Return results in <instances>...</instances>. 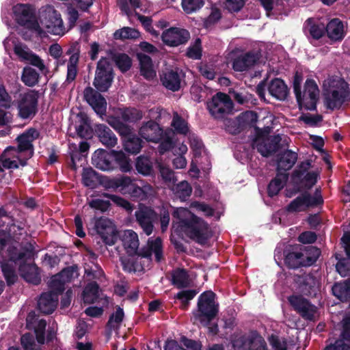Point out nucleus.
<instances>
[{"instance_id": "f257e3e1", "label": "nucleus", "mask_w": 350, "mask_h": 350, "mask_svg": "<svg viewBox=\"0 0 350 350\" xmlns=\"http://www.w3.org/2000/svg\"><path fill=\"white\" fill-rule=\"evenodd\" d=\"M39 133L30 129L17 137L18 147H8L0 156V172L5 169H17L27 165V161L33 154L32 142L38 137Z\"/></svg>"}, {"instance_id": "f03ea898", "label": "nucleus", "mask_w": 350, "mask_h": 350, "mask_svg": "<svg viewBox=\"0 0 350 350\" xmlns=\"http://www.w3.org/2000/svg\"><path fill=\"white\" fill-rule=\"evenodd\" d=\"M26 253L16 247L8 250V260L0 256V265L3 275L8 285L13 284L17 280L15 268L19 266L21 275L28 282L38 284L40 281L38 267L33 265L25 264Z\"/></svg>"}, {"instance_id": "7ed1b4c3", "label": "nucleus", "mask_w": 350, "mask_h": 350, "mask_svg": "<svg viewBox=\"0 0 350 350\" xmlns=\"http://www.w3.org/2000/svg\"><path fill=\"white\" fill-rule=\"evenodd\" d=\"M174 217L176 220L173 228L176 232L183 233L200 244H204L211 237L208 224L187 208H176Z\"/></svg>"}, {"instance_id": "20e7f679", "label": "nucleus", "mask_w": 350, "mask_h": 350, "mask_svg": "<svg viewBox=\"0 0 350 350\" xmlns=\"http://www.w3.org/2000/svg\"><path fill=\"white\" fill-rule=\"evenodd\" d=\"M349 95L348 84L342 79H329L324 83V104L330 109L340 107Z\"/></svg>"}, {"instance_id": "39448f33", "label": "nucleus", "mask_w": 350, "mask_h": 350, "mask_svg": "<svg viewBox=\"0 0 350 350\" xmlns=\"http://www.w3.org/2000/svg\"><path fill=\"white\" fill-rule=\"evenodd\" d=\"M38 23L42 28V34L47 32L54 36H63L68 31L61 14L51 5L42 9Z\"/></svg>"}, {"instance_id": "423d86ee", "label": "nucleus", "mask_w": 350, "mask_h": 350, "mask_svg": "<svg viewBox=\"0 0 350 350\" xmlns=\"http://www.w3.org/2000/svg\"><path fill=\"white\" fill-rule=\"evenodd\" d=\"M215 295L212 291L203 293L198 298V310L193 312V323L206 326L218 312V304L215 300Z\"/></svg>"}, {"instance_id": "0eeeda50", "label": "nucleus", "mask_w": 350, "mask_h": 350, "mask_svg": "<svg viewBox=\"0 0 350 350\" xmlns=\"http://www.w3.org/2000/svg\"><path fill=\"white\" fill-rule=\"evenodd\" d=\"M230 343V350H268L265 340L256 331L234 333Z\"/></svg>"}, {"instance_id": "6e6552de", "label": "nucleus", "mask_w": 350, "mask_h": 350, "mask_svg": "<svg viewBox=\"0 0 350 350\" xmlns=\"http://www.w3.org/2000/svg\"><path fill=\"white\" fill-rule=\"evenodd\" d=\"M14 17L21 26L42 36V31L36 19L33 10L27 4H17L13 8Z\"/></svg>"}, {"instance_id": "1a4fd4ad", "label": "nucleus", "mask_w": 350, "mask_h": 350, "mask_svg": "<svg viewBox=\"0 0 350 350\" xmlns=\"http://www.w3.org/2000/svg\"><path fill=\"white\" fill-rule=\"evenodd\" d=\"M319 255V251L314 247L299 248V251L289 252L286 256L285 262L291 268L299 266H310L314 262Z\"/></svg>"}, {"instance_id": "9d476101", "label": "nucleus", "mask_w": 350, "mask_h": 350, "mask_svg": "<svg viewBox=\"0 0 350 350\" xmlns=\"http://www.w3.org/2000/svg\"><path fill=\"white\" fill-rule=\"evenodd\" d=\"M295 96L301 109L314 110L319 99V90L313 80H307L304 92H301V91L297 93Z\"/></svg>"}, {"instance_id": "9b49d317", "label": "nucleus", "mask_w": 350, "mask_h": 350, "mask_svg": "<svg viewBox=\"0 0 350 350\" xmlns=\"http://www.w3.org/2000/svg\"><path fill=\"white\" fill-rule=\"evenodd\" d=\"M118 239H120L122 244L130 255L136 254L139 245L137 234L132 230L118 231L111 224V245L115 243Z\"/></svg>"}, {"instance_id": "f8f14e48", "label": "nucleus", "mask_w": 350, "mask_h": 350, "mask_svg": "<svg viewBox=\"0 0 350 350\" xmlns=\"http://www.w3.org/2000/svg\"><path fill=\"white\" fill-rule=\"evenodd\" d=\"M323 202L321 192L317 190L314 196L308 193L299 195L288 204L286 209L291 213L306 211L310 208L322 204Z\"/></svg>"}, {"instance_id": "ddd939ff", "label": "nucleus", "mask_w": 350, "mask_h": 350, "mask_svg": "<svg viewBox=\"0 0 350 350\" xmlns=\"http://www.w3.org/2000/svg\"><path fill=\"white\" fill-rule=\"evenodd\" d=\"M207 107L213 116L220 118L232 111L233 103L227 94L219 92L207 103Z\"/></svg>"}, {"instance_id": "4468645a", "label": "nucleus", "mask_w": 350, "mask_h": 350, "mask_svg": "<svg viewBox=\"0 0 350 350\" xmlns=\"http://www.w3.org/2000/svg\"><path fill=\"white\" fill-rule=\"evenodd\" d=\"M111 188H114L124 194H129L139 200H146L141 187L135 185L129 177L121 176L111 180Z\"/></svg>"}, {"instance_id": "2eb2a0df", "label": "nucleus", "mask_w": 350, "mask_h": 350, "mask_svg": "<svg viewBox=\"0 0 350 350\" xmlns=\"http://www.w3.org/2000/svg\"><path fill=\"white\" fill-rule=\"evenodd\" d=\"M288 300L291 306L303 318L308 320L314 319L319 315L317 308L311 304L306 299L301 295H293Z\"/></svg>"}, {"instance_id": "dca6fc26", "label": "nucleus", "mask_w": 350, "mask_h": 350, "mask_svg": "<svg viewBox=\"0 0 350 350\" xmlns=\"http://www.w3.org/2000/svg\"><path fill=\"white\" fill-rule=\"evenodd\" d=\"M83 99L92 107L94 111L102 118L106 116L107 101L105 98L92 87H87L83 93Z\"/></svg>"}, {"instance_id": "f3484780", "label": "nucleus", "mask_w": 350, "mask_h": 350, "mask_svg": "<svg viewBox=\"0 0 350 350\" xmlns=\"http://www.w3.org/2000/svg\"><path fill=\"white\" fill-rule=\"evenodd\" d=\"M99 92H107L109 88V59L101 58L97 64L96 75L93 83Z\"/></svg>"}, {"instance_id": "a211bd4d", "label": "nucleus", "mask_w": 350, "mask_h": 350, "mask_svg": "<svg viewBox=\"0 0 350 350\" xmlns=\"http://www.w3.org/2000/svg\"><path fill=\"white\" fill-rule=\"evenodd\" d=\"M37 98L34 93L27 92L21 95L18 101V115L23 119L32 118L36 112Z\"/></svg>"}, {"instance_id": "6ab92c4d", "label": "nucleus", "mask_w": 350, "mask_h": 350, "mask_svg": "<svg viewBox=\"0 0 350 350\" xmlns=\"http://www.w3.org/2000/svg\"><path fill=\"white\" fill-rule=\"evenodd\" d=\"M310 165L308 161L302 163L293 174V180L295 183L300 181L301 187L304 188H311L317 183L319 176L317 170L308 171Z\"/></svg>"}, {"instance_id": "aec40b11", "label": "nucleus", "mask_w": 350, "mask_h": 350, "mask_svg": "<svg viewBox=\"0 0 350 350\" xmlns=\"http://www.w3.org/2000/svg\"><path fill=\"white\" fill-rule=\"evenodd\" d=\"M188 31L184 29L172 27L163 31L161 36L163 42L170 46H176L185 44L189 39Z\"/></svg>"}, {"instance_id": "412c9836", "label": "nucleus", "mask_w": 350, "mask_h": 350, "mask_svg": "<svg viewBox=\"0 0 350 350\" xmlns=\"http://www.w3.org/2000/svg\"><path fill=\"white\" fill-rule=\"evenodd\" d=\"M14 51L21 61L29 62L42 71L45 69L43 60L38 55L33 53L26 45L16 43L14 44Z\"/></svg>"}, {"instance_id": "4be33fe9", "label": "nucleus", "mask_w": 350, "mask_h": 350, "mask_svg": "<svg viewBox=\"0 0 350 350\" xmlns=\"http://www.w3.org/2000/svg\"><path fill=\"white\" fill-rule=\"evenodd\" d=\"M136 219L142 228L143 231L147 234L150 235L153 231V221L157 219V214L150 208L141 206L135 212Z\"/></svg>"}, {"instance_id": "5701e85b", "label": "nucleus", "mask_w": 350, "mask_h": 350, "mask_svg": "<svg viewBox=\"0 0 350 350\" xmlns=\"http://www.w3.org/2000/svg\"><path fill=\"white\" fill-rule=\"evenodd\" d=\"M78 277L77 269L74 267L64 269L61 273L52 277L50 287L54 291L62 293L66 282H70L73 278Z\"/></svg>"}, {"instance_id": "b1692460", "label": "nucleus", "mask_w": 350, "mask_h": 350, "mask_svg": "<svg viewBox=\"0 0 350 350\" xmlns=\"http://www.w3.org/2000/svg\"><path fill=\"white\" fill-rule=\"evenodd\" d=\"M12 221L11 217L8 215L7 212L4 208H0V228H3L5 224H8V227L5 228V231L3 230L0 232V252L3 249L5 246L6 243L8 241V239L13 236L14 237L15 233L16 232V229L20 230V228L16 226L15 224L9 225L10 221Z\"/></svg>"}, {"instance_id": "393cba45", "label": "nucleus", "mask_w": 350, "mask_h": 350, "mask_svg": "<svg viewBox=\"0 0 350 350\" xmlns=\"http://www.w3.org/2000/svg\"><path fill=\"white\" fill-rule=\"evenodd\" d=\"M59 293H60L51 288V292L42 294L38 304L39 310L45 314L52 313L57 305Z\"/></svg>"}, {"instance_id": "a878e982", "label": "nucleus", "mask_w": 350, "mask_h": 350, "mask_svg": "<svg viewBox=\"0 0 350 350\" xmlns=\"http://www.w3.org/2000/svg\"><path fill=\"white\" fill-rule=\"evenodd\" d=\"M139 135L148 142L157 143L162 137V131L159 124L149 121L139 129Z\"/></svg>"}, {"instance_id": "bb28decb", "label": "nucleus", "mask_w": 350, "mask_h": 350, "mask_svg": "<svg viewBox=\"0 0 350 350\" xmlns=\"http://www.w3.org/2000/svg\"><path fill=\"white\" fill-rule=\"evenodd\" d=\"M268 90L273 97L280 100H285L288 92V88L284 82L278 78L271 81Z\"/></svg>"}, {"instance_id": "cd10ccee", "label": "nucleus", "mask_w": 350, "mask_h": 350, "mask_svg": "<svg viewBox=\"0 0 350 350\" xmlns=\"http://www.w3.org/2000/svg\"><path fill=\"white\" fill-rule=\"evenodd\" d=\"M137 58L140 64L141 74L147 79H152L156 77V70L150 57L143 53H138Z\"/></svg>"}, {"instance_id": "c85d7f7f", "label": "nucleus", "mask_w": 350, "mask_h": 350, "mask_svg": "<svg viewBox=\"0 0 350 350\" xmlns=\"http://www.w3.org/2000/svg\"><path fill=\"white\" fill-rule=\"evenodd\" d=\"M123 129L124 131L120 132L125 135L124 137V149L127 152L133 154L139 152L142 147L141 140L136 136L132 135L127 128H124Z\"/></svg>"}, {"instance_id": "c756f323", "label": "nucleus", "mask_w": 350, "mask_h": 350, "mask_svg": "<svg viewBox=\"0 0 350 350\" xmlns=\"http://www.w3.org/2000/svg\"><path fill=\"white\" fill-rule=\"evenodd\" d=\"M328 37L333 40H339L345 36V29L342 23L338 18L329 22L326 28Z\"/></svg>"}, {"instance_id": "7c9ffc66", "label": "nucleus", "mask_w": 350, "mask_h": 350, "mask_svg": "<svg viewBox=\"0 0 350 350\" xmlns=\"http://www.w3.org/2000/svg\"><path fill=\"white\" fill-rule=\"evenodd\" d=\"M93 165L103 171L109 170V153L103 149H98L92 156Z\"/></svg>"}, {"instance_id": "2f4dec72", "label": "nucleus", "mask_w": 350, "mask_h": 350, "mask_svg": "<svg viewBox=\"0 0 350 350\" xmlns=\"http://www.w3.org/2000/svg\"><path fill=\"white\" fill-rule=\"evenodd\" d=\"M256 62V57L252 54L239 56L232 62V68L236 71H244L252 67Z\"/></svg>"}, {"instance_id": "473e14b6", "label": "nucleus", "mask_w": 350, "mask_h": 350, "mask_svg": "<svg viewBox=\"0 0 350 350\" xmlns=\"http://www.w3.org/2000/svg\"><path fill=\"white\" fill-rule=\"evenodd\" d=\"M163 85L172 91H177L180 88V77L176 71H167L161 78Z\"/></svg>"}, {"instance_id": "72a5a7b5", "label": "nucleus", "mask_w": 350, "mask_h": 350, "mask_svg": "<svg viewBox=\"0 0 350 350\" xmlns=\"http://www.w3.org/2000/svg\"><path fill=\"white\" fill-rule=\"evenodd\" d=\"M100 295L101 291L98 284L96 282H91L85 286L83 292V299L86 304H92L97 301Z\"/></svg>"}, {"instance_id": "f704fd0d", "label": "nucleus", "mask_w": 350, "mask_h": 350, "mask_svg": "<svg viewBox=\"0 0 350 350\" xmlns=\"http://www.w3.org/2000/svg\"><path fill=\"white\" fill-rule=\"evenodd\" d=\"M187 146L184 144H179L174 148L173 154L176 156L172 163L176 169H183L187 166V161L184 154L187 152Z\"/></svg>"}, {"instance_id": "c9c22d12", "label": "nucleus", "mask_w": 350, "mask_h": 350, "mask_svg": "<svg viewBox=\"0 0 350 350\" xmlns=\"http://www.w3.org/2000/svg\"><path fill=\"white\" fill-rule=\"evenodd\" d=\"M297 159V154L291 150L285 151L280 157L278 162V170L280 171H287L290 170L295 163Z\"/></svg>"}, {"instance_id": "e433bc0d", "label": "nucleus", "mask_w": 350, "mask_h": 350, "mask_svg": "<svg viewBox=\"0 0 350 350\" xmlns=\"http://www.w3.org/2000/svg\"><path fill=\"white\" fill-rule=\"evenodd\" d=\"M88 204L96 212L104 213L109 208V196L107 193L96 196Z\"/></svg>"}, {"instance_id": "4c0bfd02", "label": "nucleus", "mask_w": 350, "mask_h": 350, "mask_svg": "<svg viewBox=\"0 0 350 350\" xmlns=\"http://www.w3.org/2000/svg\"><path fill=\"white\" fill-rule=\"evenodd\" d=\"M334 296L342 301H350V283L344 281L335 284L332 287Z\"/></svg>"}, {"instance_id": "58836bf2", "label": "nucleus", "mask_w": 350, "mask_h": 350, "mask_svg": "<svg viewBox=\"0 0 350 350\" xmlns=\"http://www.w3.org/2000/svg\"><path fill=\"white\" fill-rule=\"evenodd\" d=\"M95 230L97 234L103 240L105 244H108L109 239L108 237L109 232V220L107 217H100L96 220Z\"/></svg>"}, {"instance_id": "ea45409f", "label": "nucleus", "mask_w": 350, "mask_h": 350, "mask_svg": "<svg viewBox=\"0 0 350 350\" xmlns=\"http://www.w3.org/2000/svg\"><path fill=\"white\" fill-rule=\"evenodd\" d=\"M148 252L144 254V257H150L152 254H154L155 260L159 262L162 259V241L160 238L150 239L148 241Z\"/></svg>"}, {"instance_id": "a19ab883", "label": "nucleus", "mask_w": 350, "mask_h": 350, "mask_svg": "<svg viewBox=\"0 0 350 350\" xmlns=\"http://www.w3.org/2000/svg\"><path fill=\"white\" fill-rule=\"evenodd\" d=\"M140 36L141 33L137 29L129 27H122L113 33L114 38L117 40H136L139 38Z\"/></svg>"}, {"instance_id": "79ce46f5", "label": "nucleus", "mask_w": 350, "mask_h": 350, "mask_svg": "<svg viewBox=\"0 0 350 350\" xmlns=\"http://www.w3.org/2000/svg\"><path fill=\"white\" fill-rule=\"evenodd\" d=\"M287 176L282 172L278 173L277 176L269 183L268 187V193L270 196H275L283 188Z\"/></svg>"}, {"instance_id": "37998d69", "label": "nucleus", "mask_w": 350, "mask_h": 350, "mask_svg": "<svg viewBox=\"0 0 350 350\" xmlns=\"http://www.w3.org/2000/svg\"><path fill=\"white\" fill-rule=\"evenodd\" d=\"M269 342L273 350H292L294 347L292 342H287L284 338L275 335L269 338Z\"/></svg>"}, {"instance_id": "c03bdc74", "label": "nucleus", "mask_w": 350, "mask_h": 350, "mask_svg": "<svg viewBox=\"0 0 350 350\" xmlns=\"http://www.w3.org/2000/svg\"><path fill=\"white\" fill-rule=\"evenodd\" d=\"M39 74L31 67H25L21 76L23 82L28 86H33L38 82Z\"/></svg>"}, {"instance_id": "a18cd8bd", "label": "nucleus", "mask_w": 350, "mask_h": 350, "mask_svg": "<svg viewBox=\"0 0 350 350\" xmlns=\"http://www.w3.org/2000/svg\"><path fill=\"white\" fill-rule=\"evenodd\" d=\"M172 191L174 195L182 200H185L186 198L189 197L192 189L187 181H182L172 187Z\"/></svg>"}, {"instance_id": "49530a36", "label": "nucleus", "mask_w": 350, "mask_h": 350, "mask_svg": "<svg viewBox=\"0 0 350 350\" xmlns=\"http://www.w3.org/2000/svg\"><path fill=\"white\" fill-rule=\"evenodd\" d=\"M78 62L79 54L77 53H72L67 66V81H72L75 80L77 73Z\"/></svg>"}, {"instance_id": "de8ad7c7", "label": "nucleus", "mask_w": 350, "mask_h": 350, "mask_svg": "<svg viewBox=\"0 0 350 350\" xmlns=\"http://www.w3.org/2000/svg\"><path fill=\"white\" fill-rule=\"evenodd\" d=\"M78 118L80 122L75 125L77 133L81 137H87L91 133L88 118L82 114L79 115Z\"/></svg>"}, {"instance_id": "09e8293b", "label": "nucleus", "mask_w": 350, "mask_h": 350, "mask_svg": "<svg viewBox=\"0 0 350 350\" xmlns=\"http://www.w3.org/2000/svg\"><path fill=\"white\" fill-rule=\"evenodd\" d=\"M172 282L178 288L187 286L189 284L188 275L185 271L178 269L172 273Z\"/></svg>"}, {"instance_id": "8fccbe9b", "label": "nucleus", "mask_w": 350, "mask_h": 350, "mask_svg": "<svg viewBox=\"0 0 350 350\" xmlns=\"http://www.w3.org/2000/svg\"><path fill=\"white\" fill-rule=\"evenodd\" d=\"M98 176L96 172L91 168H85L82 174V180L83 184L90 187H94L97 181Z\"/></svg>"}, {"instance_id": "3c124183", "label": "nucleus", "mask_w": 350, "mask_h": 350, "mask_svg": "<svg viewBox=\"0 0 350 350\" xmlns=\"http://www.w3.org/2000/svg\"><path fill=\"white\" fill-rule=\"evenodd\" d=\"M137 170L144 174L149 175L152 172V165L150 159L147 157H139L136 162Z\"/></svg>"}, {"instance_id": "603ef678", "label": "nucleus", "mask_w": 350, "mask_h": 350, "mask_svg": "<svg viewBox=\"0 0 350 350\" xmlns=\"http://www.w3.org/2000/svg\"><path fill=\"white\" fill-rule=\"evenodd\" d=\"M172 126L174 128L176 132L186 135L189 131V128L187 122L181 118L177 113H174Z\"/></svg>"}, {"instance_id": "864d4df0", "label": "nucleus", "mask_w": 350, "mask_h": 350, "mask_svg": "<svg viewBox=\"0 0 350 350\" xmlns=\"http://www.w3.org/2000/svg\"><path fill=\"white\" fill-rule=\"evenodd\" d=\"M204 5V0H182L183 10L191 14L200 10Z\"/></svg>"}, {"instance_id": "5fc2aeb1", "label": "nucleus", "mask_w": 350, "mask_h": 350, "mask_svg": "<svg viewBox=\"0 0 350 350\" xmlns=\"http://www.w3.org/2000/svg\"><path fill=\"white\" fill-rule=\"evenodd\" d=\"M136 16L138 20L141 22L142 25L144 27V29L150 33L152 36L155 38H158L159 36V33L154 29L152 25V19L148 16H144L140 15L139 14H136Z\"/></svg>"}, {"instance_id": "6e6d98bb", "label": "nucleus", "mask_w": 350, "mask_h": 350, "mask_svg": "<svg viewBox=\"0 0 350 350\" xmlns=\"http://www.w3.org/2000/svg\"><path fill=\"white\" fill-rule=\"evenodd\" d=\"M96 133L100 141L104 145L108 146L109 144V132L108 127L104 124H98L96 126Z\"/></svg>"}, {"instance_id": "4d7b16f0", "label": "nucleus", "mask_w": 350, "mask_h": 350, "mask_svg": "<svg viewBox=\"0 0 350 350\" xmlns=\"http://www.w3.org/2000/svg\"><path fill=\"white\" fill-rule=\"evenodd\" d=\"M46 325V323L43 319L38 321L36 324L31 328L34 329L36 334L37 340L40 343H43L44 341V329Z\"/></svg>"}, {"instance_id": "13d9d810", "label": "nucleus", "mask_w": 350, "mask_h": 350, "mask_svg": "<svg viewBox=\"0 0 350 350\" xmlns=\"http://www.w3.org/2000/svg\"><path fill=\"white\" fill-rule=\"evenodd\" d=\"M116 63L122 71L128 70L131 66V59L126 54H120L116 57Z\"/></svg>"}, {"instance_id": "bf43d9fd", "label": "nucleus", "mask_w": 350, "mask_h": 350, "mask_svg": "<svg viewBox=\"0 0 350 350\" xmlns=\"http://www.w3.org/2000/svg\"><path fill=\"white\" fill-rule=\"evenodd\" d=\"M190 146L195 157L199 156L204 151V148L201 140H200L193 134L189 135Z\"/></svg>"}, {"instance_id": "052dcab7", "label": "nucleus", "mask_w": 350, "mask_h": 350, "mask_svg": "<svg viewBox=\"0 0 350 350\" xmlns=\"http://www.w3.org/2000/svg\"><path fill=\"white\" fill-rule=\"evenodd\" d=\"M187 54L189 57L195 59H198L201 57V42L199 39L196 40L195 43L188 49Z\"/></svg>"}, {"instance_id": "680f3d73", "label": "nucleus", "mask_w": 350, "mask_h": 350, "mask_svg": "<svg viewBox=\"0 0 350 350\" xmlns=\"http://www.w3.org/2000/svg\"><path fill=\"white\" fill-rule=\"evenodd\" d=\"M196 291H183L176 295V298L180 299L183 304L182 307L185 308L189 300L192 299L196 295Z\"/></svg>"}, {"instance_id": "e2e57ef3", "label": "nucleus", "mask_w": 350, "mask_h": 350, "mask_svg": "<svg viewBox=\"0 0 350 350\" xmlns=\"http://www.w3.org/2000/svg\"><path fill=\"white\" fill-rule=\"evenodd\" d=\"M124 314L122 308L119 306L116 308V311L111 316V329L112 327L114 329L118 327L120 323L122 321Z\"/></svg>"}, {"instance_id": "0e129e2a", "label": "nucleus", "mask_w": 350, "mask_h": 350, "mask_svg": "<svg viewBox=\"0 0 350 350\" xmlns=\"http://www.w3.org/2000/svg\"><path fill=\"white\" fill-rule=\"evenodd\" d=\"M245 0H226V8L230 12H239L244 5Z\"/></svg>"}, {"instance_id": "69168bd1", "label": "nucleus", "mask_w": 350, "mask_h": 350, "mask_svg": "<svg viewBox=\"0 0 350 350\" xmlns=\"http://www.w3.org/2000/svg\"><path fill=\"white\" fill-rule=\"evenodd\" d=\"M21 344L25 350H38L35 349L33 337L30 334H25L21 337Z\"/></svg>"}, {"instance_id": "338daca9", "label": "nucleus", "mask_w": 350, "mask_h": 350, "mask_svg": "<svg viewBox=\"0 0 350 350\" xmlns=\"http://www.w3.org/2000/svg\"><path fill=\"white\" fill-rule=\"evenodd\" d=\"M111 201L113 202L117 206L122 207L128 212H131L133 209V206L128 201L120 197L111 195Z\"/></svg>"}, {"instance_id": "774afa93", "label": "nucleus", "mask_w": 350, "mask_h": 350, "mask_svg": "<svg viewBox=\"0 0 350 350\" xmlns=\"http://www.w3.org/2000/svg\"><path fill=\"white\" fill-rule=\"evenodd\" d=\"M336 270L343 277L350 273V262L344 260L340 261L336 265Z\"/></svg>"}]
</instances>
